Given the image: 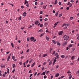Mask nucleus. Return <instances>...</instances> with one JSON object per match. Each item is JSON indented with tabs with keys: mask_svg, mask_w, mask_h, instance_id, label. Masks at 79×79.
<instances>
[{
	"mask_svg": "<svg viewBox=\"0 0 79 79\" xmlns=\"http://www.w3.org/2000/svg\"><path fill=\"white\" fill-rule=\"evenodd\" d=\"M64 37H65L64 40H68V39H69V36H66V35H65L63 36Z\"/></svg>",
	"mask_w": 79,
	"mask_h": 79,
	"instance_id": "f257e3e1",
	"label": "nucleus"
},
{
	"mask_svg": "<svg viewBox=\"0 0 79 79\" xmlns=\"http://www.w3.org/2000/svg\"><path fill=\"white\" fill-rule=\"evenodd\" d=\"M64 26H69V24H68L64 23V25L62 26V27H64Z\"/></svg>",
	"mask_w": 79,
	"mask_h": 79,
	"instance_id": "f03ea898",
	"label": "nucleus"
},
{
	"mask_svg": "<svg viewBox=\"0 0 79 79\" xmlns=\"http://www.w3.org/2000/svg\"><path fill=\"white\" fill-rule=\"evenodd\" d=\"M26 15H27V13L26 12H24L23 14V16L25 17V16H26Z\"/></svg>",
	"mask_w": 79,
	"mask_h": 79,
	"instance_id": "7ed1b4c3",
	"label": "nucleus"
},
{
	"mask_svg": "<svg viewBox=\"0 0 79 79\" xmlns=\"http://www.w3.org/2000/svg\"><path fill=\"white\" fill-rule=\"evenodd\" d=\"M30 40H31V41H33V40H34V37H31L30 38Z\"/></svg>",
	"mask_w": 79,
	"mask_h": 79,
	"instance_id": "20e7f679",
	"label": "nucleus"
},
{
	"mask_svg": "<svg viewBox=\"0 0 79 79\" xmlns=\"http://www.w3.org/2000/svg\"><path fill=\"white\" fill-rule=\"evenodd\" d=\"M1 67L2 68H5V65H4L3 64H2L1 65Z\"/></svg>",
	"mask_w": 79,
	"mask_h": 79,
	"instance_id": "39448f33",
	"label": "nucleus"
},
{
	"mask_svg": "<svg viewBox=\"0 0 79 79\" xmlns=\"http://www.w3.org/2000/svg\"><path fill=\"white\" fill-rule=\"evenodd\" d=\"M69 79H71V77H72V76H73L71 75V74H69Z\"/></svg>",
	"mask_w": 79,
	"mask_h": 79,
	"instance_id": "423d86ee",
	"label": "nucleus"
},
{
	"mask_svg": "<svg viewBox=\"0 0 79 79\" xmlns=\"http://www.w3.org/2000/svg\"><path fill=\"white\" fill-rule=\"evenodd\" d=\"M67 43H68V42L67 41L65 42L63 44V46H64L66 44H67Z\"/></svg>",
	"mask_w": 79,
	"mask_h": 79,
	"instance_id": "0eeeda50",
	"label": "nucleus"
},
{
	"mask_svg": "<svg viewBox=\"0 0 79 79\" xmlns=\"http://www.w3.org/2000/svg\"><path fill=\"white\" fill-rule=\"evenodd\" d=\"M59 75H60V74L57 73L56 74L55 76L56 77H58L59 76Z\"/></svg>",
	"mask_w": 79,
	"mask_h": 79,
	"instance_id": "6e6552de",
	"label": "nucleus"
},
{
	"mask_svg": "<svg viewBox=\"0 0 79 79\" xmlns=\"http://www.w3.org/2000/svg\"><path fill=\"white\" fill-rule=\"evenodd\" d=\"M44 26H47L48 25V23L47 22H46L44 23Z\"/></svg>",
	"mask_w": 79,
	"mask_h": 79,
	"instance_id": "1a4fd4ad",
	"label": "nucleus"
},
{
	"mask_svg": "<svg viewBox=\"0 0 79 79\" xmlns=\"http://www.w3.org/2000/svg\"><path fill=\"white\" fill-rule=\"evenodd\" d=\"M62 34H63V31H61L59 32V35H62Z\"/></svg>",
	"mask_w": 79,
	"mask_h": 79,
	"instance_id": "9d476101",
	"label": "nucleus"
},
{
	"mask_svg": "<svg viewBox=\"0 0 79 79\" xmlns=\"http://www.w3.org/2000/svg\"><path fill=\"white\" fill-rule=\"evenodd\" d=\"M52 41L53 43L54 44H56V43H57V42H57V41L55 42V40H52Z\"/></svg>",
	"mask_w": 79,
	"mask_h": 79,
	"instance_id": "9b49d317",
	"label": "nucleus"
},
{
	"mask_svg": "<svg viewBox=\"0 0 79 79\" xmlns=\"http://www.w3.org/2000/svg\"><path fill=\"white\" fill-rule=\"evenodd\" d=\"M24 2H25L24 4H25V5L28 3V2H27V0H25Z\"/></svg>",
	"mask_w": 79,
	"mask_h": 79,
	"instance_id": "f8f14e48",
	"label": "nucleus"
},
{
	"mask_svg": "<svg viewBox=\"0 0 79 79\" xmlns=\"http://www.w3.org/2000/svg\"><path fill=\"white\" fill-rule=\"evenodd\" d=\"M46 39L47 40H48V41L50 40V39L49 38H48V36H46Z\"/></svg>",
	"mask_w": 79,
	"mask_h": 79,
	"instance_id": "ddd939ff",
	"label": "nucleus"
},
{
	"mask_svg": "<svg viewBox=\"0 0 79 79\" xmlns=\"http://www.w3.org/2000/svg\"><path fill=\"white\" fill-rule=\"evenodd\" d=\"M11 56V54L10 55V56H8L7 58V61H8L10 60V56Z\"/></svg>",
	"mask_w": 79,
	"mask_h": 79,
	"instance_id": "4468645a",
	"label": "nucleus"
},
{
	"mask_svg": "<svg viewBox=\"0 0 79 79\" xmlns=\"http://www.w3.org/2000/svg\"><path fill=\"white\" fill-rule=\"evenodd\" d=\"M75 57V56H72L71 58V60H74Z\"/></svg>",
	"mask_w": 79,
	"mask_h": 79,
	"instance_id": "2eb2a0df",
	"label": "nucleus"
},
{
	"mask_svg": "<svg viewBox=\"0 0 79 79\" xmlns=\"http://www.w3.org/2000/svg\"><path fill=\"white\" fill-rule=\"evenodd\" d=\"M12 66H13V67H12L13 68H15V67H16V64H14L12 65Z\"/></svg>",
	"mask_w": 79,
	"mask_h": 79,
	"instance_id": "dca6fc26",
	"label": "nucleus"
},
{
	"mask_svg": "<svg viewBox=\"0 0 79 79\" xmlns=\"http://www.w3.org/2000/svg\"><path fill=\"white\" fill-rule=\"evenodd\" d=\"M48 55L47 54H44L43 56V57H45V56H47Z\"/></svg>",
	"mask_w": 79,
	"mask_h": 79,
	"instance_id": "f3484780",
	"label": "nucleus"
},
{
	"mask_svg": "<svg viewBox=\"0 0 79 79\" xmlns=\"http://www.w3.org/2000/svg\"><path fill=\"white\" fill-rule=\"evenodd\" d=\"M35 24H38V23H39V22L38 21H36L35 22Z\"/></svg>",
	"mask_w": 79,
	"mask_h": 79,
	"instance_id": "a211bd4d",
	"label": "nucleus"
},
{
	"mask_svg": "<svg viewBox=\"0 0 79 79\" xmlns=\"http://www.w3.org/2000/svg\"><path fill=\"white\" fill-rule=\"evenodd\" d=\"M43 32V30L42 29L38 31V32Z\"/></svg>",
	"mask_w": 79,
	"mask_h": 79,
	"instance_id": "6ab92c4d",
	"label": "nucleus"
},
{
	"mask_svg": "<svg viewBox=\"0 0 79 79\" xmlns=\"http://www.w3.org/2000/svg\"><path fill=\"white\" fill-rule=\"evenodd\" d=\"M7 73L8 74L9 73V71H10V69L8 68H7Z\"/></svg>",
	"mask_w": 79,
	"mask_h": 79,
	"instance_id": "aec40b11",
	"label": "nucleus"
},
{
	"mask_svg": "<svg viewBox=\"0 0 79 79\" xmlns=\"http://www.w3.org/2000/svg\"><path fill=\"white\" fill-rule=\"evenodd\" d=\"M35 62H34L33 63V64H32L31 65V67H33V66H34V65H35Z\"/></svg>",
	"mask_w": 79,
	"mask_h": 79,
	"instance_id": "412c9836",
	"label": "nucleus"
},
{
	"mask_svg": "<svg viewBox=\"0 0 79 79\" xmlns=\"http://www.w3.org/2000/svg\"><path fill=\"white\" fill-rule=\"evenodd\" d=\"M61 58H64V57H65V56H64V55H63L61 56Z\"/></svg>",
	"mask_w": 79,
	"mask_h": 79,
	"instance_id": "4be33fe9",
	"label": "nucleus"
},
{
	"mask_svg": "<svg viewBox=\"0 0 79 79\" xmlns=\"http://www.w3.org/2000/svg\"><path fill=\"white\" fill-rule=\"evenodd\" d=\"M58 3V1L57 0H55V3H54V5H56Z\"/></svg>",
	"mask_w": 79,
	"mask_h": 79,
	"instance_id": "5701e85b",
	"label": "nucleus"
},
{
	"mask_svg": "<svg viewBox=\"0 0 79 79\" xmlns=\"http://www.w3.org/2000/svg\"><path fill=\"white\" fill-rule=\"evenodd\" d=\"M52 63V61H50L49 62V65H50V64H51Z\"/></svg>",
	"mask_w": 79,
	"mask_h": 79,
	"instance_id": "b1692460",
	"label": "nucleus"
},
{
	"mask_svg": "<svg viewBox=\"0 0 79 79\" xmlns=\"http://www.w3.org/2000/svg\"><path fill=\"white\" fill-rule=\"evenodd\" d=\"M12 57L13 60H15V56H12Z\"/></svg>",
	"mask_w": 79,
	"mask_h": 79,
	"instance_id": "393cba45",
	"label": "nucleus"
},
{
	"mask_svg": "<svg viewBox=\"0 0 79 79\" xmlns=\"http://www.w3.org/2000/svg\"><path fill=\"white\" fill-rule=\"evenodd\" d=\"M70 19H71V20H73V19H74V17H70Z\"/></svg>",
	"mask_w": 79,
	"mask_h": 79,
	"instance_id": "a878e982",
	"label": "nucleus"
},
{
	"mask_svg": "<svg viewBox=\"0 0 79 79\" xmlns=\"http://www.w3.org/2000/svg\"><path fill=\"white\" fill-rule=\"evenodd\" d=\"M47 76L46 75H45L44 77V79H46V78H47Z\"/></svg>",
	"mask_w": 79,
	"mask_h": 79,
	"instance_id": "bb28decb",
	"label": "nucleus"
},
{
	"mask_svg": "<svg viewBox=\"0 0 79 79\" xmlns=\"http://www.w3.org/2000/svg\"><path fill=\"white\" fill-rule=\"evenodd\" d=\"M69 47H73V44H70L69 46Z\"/></svg>",
	"mask_w": 79,
	"mask_h": 79,
	"instance_id": "cd10ccee",
	"label": "nucleus"
},
{
	"mask_svg": "<svg viewBox=\"0 0 79 79\" xmlns=\"http://www.w3.org/2000/svg\"><path fill=\"white\" fill-rule=\"evenodd\" d=\"M11 45L12 47H13V48H14V45L13 44L11 43Z\"/></svg>",
	"mask_w": 79,
	"mask_h": 79,
	"instance_id": "c85d7f7f",
	"label": "nucleus"
},
{
	"mask_svg": "<svg viewBox=\"0 0 79 79\" xmlns=\"http://www.w3.org/2000/svg\"><path fill=\"white\" fill-rule=\"evenodd\" d=\"M40 13L41 15H42V14H43V11H41L40 12Z\"/></svg>",
	"mask_w": 79,
	"mask_h": 79,
	"instance_id": "c756f323",
	"label": "nucleus"
},
{
	"mask_svg": "<svg viewBox=\"0 0 79 79\" xmlns=\"http://www.w3.org/2000/svg\"><path fill=\"white\" fill-rule=\"evenodd\" d=\"M62 15H63V14H60L59 15V17H61V16Z\"/></svg>",
	"mask_w": 79,
	"mask_h": 79,
	"instance_id": "7c9ffc66",
	"label": "nucleus"
},
{
	"mask_svg": "<svg viewBox=\"0 0 79 79\" xmlns=\"http://www.w3.org/2000/svg\"><path fill=\"white\" fill-rule=\"evenodd\" d=\"M58 23V22H57V23H56L55 24H54V26H56L57 25V24Z\"/></svg>",
	"mask_w": 79,
	"mask_h": 79,
	"instance_id": "2f4dec72",
	"label": "nucleus"
},
{
	"mask_svg": "<svg viewBox=\"0 0 79 79\" xmlns=\"http://www.w3.org/2000/svg\"><path fill=\"white\" fill-rule=\"evenodd\" d=\"M44 26V25L42 24H40V27H43Z\"/></svg>",
	"mask_w": 79,
	"mask_h": 79,
	"instance_id": "473e14b6",
	"label": "nucleus"
},
{
	"mask_svg": "<svg viewBox=\"0 0 79 79\" xmlns=\"http://www.w3.org/2000/svg\"><path fill=\"white\" fill-rule=\"evenodd\" d=\"M30 40V38H27V41H29V40Z\"/></svg>",
	"mask_w": 79,
	"mask_h": 79,
	"instance_id": "72a5a7b5",
	"label": "nucleus"
},
{
	"mask_svg": "<svg viewBox=\"0 0 79 79\" xmlns=\"http://www.w3.org/2000/svg\"><path fill=\"white\" fill-rule=\"evenodd\" d=\"M19 21H20V20H21V17H19Z\"/></svg>",
	"mask_w": 79,
	"mask_h": 79,
	"instance_id": "f704fd0d",
	"label": "nucleus"
},
{
	"mask_svg": "<svg viewBox=\"0 0 79 79\" xmlns=\"http://www.w3.org/2000/svg\"><path fill=\"white\" fill-rule=\"evenodd\" d=\"M46 8H47L46 6H43V8H44V9H46Z\"/></svg>",
	"mask_w": 79,
	"mask_h": 79,
	"instance_id": "c9c22d12",
	"label": "nucleus"
},
{
	"mask_svg": "<svg viewBox=\"0 0 79 79\" xmlns=\"http://www.w3.org/2000/svg\"><path fill=\"white\" fill-rule=\"evenodd\" d=\"M57 45H58L60 46V45L61 44H60V43H57Z\"/></svg>",
	"mask_w": 79,
	"mask_h": 79,
	"instance_id": "e433bc0d",
	"label": "nucleus"
},
{
	"mask_svg": "<svg viewBox=\"0 0 79 79\" xmlns=\"http://www.w3.org/2000/svg\"><path fill=\"white\" fill-rule=\"evenodd\" d=\"M48 20V19L47 18H46L44 19V21H47Z\"/></svg>",
	"mask_w": 79,
	"mask_h": 79,
	"instance_id": "4c0bfd02",
	"label": "nucleus"
},
{
	"mask_svg": "<svg viewBox=\"0 0 79 79\" xmlns=\"http://www.w3.org/2000/svg\"><path fill=\"white\" fill-rule=\"evenodd\" d=\"M46 73L45 72H44L43 73V75H45Z\"/></svg>",
	"mask_w": 79,
	"mask_h": 79,
	"instance_id": "58836bf2",
	"label": "nucleus"
},
{
	"mask_svg": "<svg viewBox=\"0 0 79 79\" xmlns=\"http://www.w3.org/2000/svg\"><path fill=\"white\" fill-rule=\"evenodd\" d=\"M59 5H61V2H59Z\"/></svg>",
	"mask_w": 79,
	"mask_h": 79,
	"instance_id": "ea45409f",
	"label": "nucleus"
},
{
	"mask_svg": "<svg viewBox=\"0 0 79 79\" xmlns=\"http://www.w3.org/2000/svg\"><path fill=\"white\" fill-rule=\"evenodd\" d=\"M56 58H55L54 59V61L55 62H56Z\"/></svg>",
	"mask_w": 79,
	"mask_h": 79,
	"instance_id": "a19ab883",
	"label": "nucleus"
},
{
	"mask_svg": "<svg viewBox=\"0 0 79 79\" xmlns=\"http://www.w3.org/2000/svg\"><path fill=\"white\" fill-rule=\"evenodd\" d=\"M58 14V13L57 12V13H56V14H55V15L56 16H57Z\"/></svg>",
	"mask_w": 79,
	"mask_h": 79,
	"instance_id": "79ce46f5",
	"label": "nucleus"
},
{
	"mask_svg": "<svg viewBox=\"0 0 79 79\" xmlns=\"http://www.w3.org/2000/svg\"><path fill=\"white\" fill-rule=\"evenodd\" d=\"M32 27V26L30 25V27H28V29H29L30 28H31V27Z\"/></svg>",
	"mask_w": 79,
	"mask_h": 79,
	"instance_id": "37998d69",
	"label": "nucleus"
},
{
	"mask_svg": "<svg viewBox=\"0 0 79 79\" xmlns=\"http://www.w3.org/2000/svg\"><path fill=\"white\" fill-rule=\"evenodd\" d=\"M37 72H36V73H34V76H36V75H37Z\"/></svg>",
	"mask_w": 79,
	"mask_h": 79,
	"instance_id": "c03bdc74",
	"label": "nucleus"
},
{
	"mask_svg": "<svg viewBox=\"0 0 79 79\" xmlns=\"http://www.w3.org/2000/svg\"><path fill=\"white\" fill-rule=\"evenodd\" d=\"M73 6L72 4H70V5H69V7H71V6Z\"/></svg>",
	"mask_w": 79,
	"mask_h": 79,
	"instance_id": "a18cd8bd",
	"label": "nucleus"
},
{
	"mask_svg": "<svg viewBox=\"0 0 79 79\" xmlns=\"http://www.w3.org/2000/svg\"><path fill=\"white\" fill-rule=\"evenodd\" d=\"M70 2H71V3H73V2H74V1L73 0H71L70 1Z\"/></svg>",
	"mask_w": 79,
	"mask_h": 79,
	"instance_id": "49530a36",
	"label": "nucleus"
},
{
	"mask_svg": "<svg viewBox=\"0 0 79 79\" xmlns=\"http://www.w3.org/2000/svg\"><path fill=\"white\" fill-rule=\"evenodd\" d=\"M43 20V19H40V21L41 22H42V21Z\"/></svg>",
	"mask_w": 79,
	"mask_h": 79,
	"instance_id": "de8ad7c7",
	"label": "nucleus"
},
{
	"mask_svg": "<svg viewBox=\"0 0 79 79\" xmlns=\"http://www.w3.org/2000/svg\"><path fill=\"white\" fill-rule=\"evenodd\" d=\"M67 5H70V2H69L67 4Z\"/></svg>",
	"mask_w": 79,
	"mask_h": 79,
	"instance_id": "09e8293b",
	"label": "nucleus"
},
{
	"mask_svg": "<svg viewBox=\"0 0 79 79\" xmlns=\"http://www.w3.org/2000/svg\"><path fill=\"white\" fill-rule=\"evenodd\" d=\"M19 64H20V65H21V64H22V62L21 61L19 63Z\"/></svg>",
	"mask_w": 79,
	"mask_h": 79,
	"instance_id": "8fccbe9b",
	"label": "nucleus"
},
{
	"mask_svg": "<svg viewBox=\"0 0 79 79\" xmlns=\"http://www.w3.org/2000/svg\"><path fill=\"white\" fill-rule=\"evenodd\" d=\"M69 8L68 7H67L66 8V10H69Z\"/></svg>",
	"mask_w": 79,
	"mask_h": 79,
	"instance_id": "3c124183",
	"label": "nucleus"
},
{
	"mask_svg": "<svg viewBox=\"0 0 79 79\" xmlns=\"http://www.w3.org/2000/svg\"><path fill=\"white\" fill-rule=\"evenodd\" d=\"M26 6L27 7H29V4H28V3L27 4Z\"/></svg>",
	"mask_w": 79,
	"mask_h": 79,
	"instance_id": "603ef678",
	"label": "nucleus"
},
{
	"mask_svg": "<svg viewBox=\"0 0 79 79\" xmlns=\"http://www.w3.org/2000/svg\"><path fill=\"white\" fill-rule=\"evenodd\" d=\"M71 73V71H70L69 70L67 72V73L68 74H69V73Z\"/></svg>",
	"mask_w": 79,
	"mask_h": 79,
	"instance_id": "864d4df0",
	"label": "nucleus"
},
{
	"mask_svg": "<svg viewBox=\"0 0 79 79\" xmlns=\"http://www.w3.org/2000/svg\"><path fill=\"white\" fill-rule=\"evenodd\" d=\"M55 51H54L53 53H52V54L53 55H54V54H55Z\"/></svg>",
	"mask_w": 79,
	"mask_h": 79,
	"instance_id": "5fc2aeb1",
	"label": "nucleus"
},
{
	"mask_svg": "<svg viewBox=\"0 0 79 79\" xmlns=\"http://www.w3.org/2000/svg\"><path fill=\"white\" fill-rule=\"evenodd\" d=\"M29 73L30 74H31V73H32L31 72V70H30L29 71Z\"/></svg>",
	"mask_w": 79,
	"mask_h": 79,
	"instance_id": "6e6d98bb",
	"label": "nucleus"
},
{
	"mask_svg": "<svg viewBox=\"0 0 79 79\" xmlns=\"http://www.w3.org/2000/svg\"><path fill=\"white\" fill-rule=\"evenodd\" d=\"M59 67V66H58V65H57V66H56V69H57V68H58Z\"/></svg>",
	"mask_w": 79,
	"mask_h": 79,
	"instance_id": "4d7b16f0",
	"label": "nucleus"
},
{
	"mask_svg": "<svg viewBox=\"0 0 79 79\" xmlns=\"http://www.w3.org/2000/svg\"><path fill=\"white\" fill-rule=\"evenodd\" d=\"M15 69H14L12 71V73H15Z\"/></svg>",
	"mask_w": 79,
	"mask_h": 79,
	"instance_id": "13d9d810",
	"label": "nucleus"
},
{
	"mask_svg": "<svg viewBox=\"0 0 79 79\" xmlns=\"http://www.w3.org/2000/svg\"><path fill=\"white\" fill-rule=\"evenodd\" d=\"M21 8H22L23 9V8H24V7L23 6H21Z\"/></svg>",
	"mask_w": 79,
	"mask_h": 79,
	"instance_id": "bf43d9fd",
	"label": "nucleus"
},
{
	"mask_svg": "<svg viewBox=\"0 0 79 79\" xmlns=\"http://www.w3.org/2000/svg\"><path fill=\"white\" fill-rule=\"evenodd\" d=\"M29 52V49H28L27 50V52Z\"/></svg>",
	"mask_w": 79,
	"mask_h": 79,
	"instance_id": "052dcab7",
	"label": "nucleus"
},
{
	"mask_svg": "<svg viewBox=\"0 0 79 79\" xmlns=\"http://www.w3.org/2000/svg\"><path fill=\"white\" fill-rule=\"evenodd\" d=\"M41 5H44V2H42L41 3Z\"/></svg>",
	"mask_w": 79,
	"mask_h": 79,
	"instance_id": "680f3d73",
	"label": "nucleus"
},
{
	"mask_svg": "<svg viewBox=\"0 0 79 79\" xmlns=\"http://www.w3.org/2000/svg\"><path fill=\"white\" fill-rule=\"evenodd\" d=\"M16 48H15L16 49V48H18V49H19V47H16Z\"/></svg>",
	"mask_w": 79,
	"mask_h": 79,
	"instance_id": "e2e57ef3",
	"label": "nucleus"
},
{
	"mask_svg": "<svg viewBox=\"0 0 79 79\" xmlns=\"http://www.w3.org/2000/svg\"><path fill=\"white\" fill-rule=\"evenodd\" d=\"M68 57V56H67L65 58V59H66Z\"/></svg>",
	"mask_w": 79,
	"mask_h": 79,
	"instance_id": "0e129e2a",
	"label": "nucleus"
},
{
	"mask_svg": "<svg viewBox=\"0 0 79 79\" xmlns=\"http://www.w3.org/2000/svg\"><path fill=\"white\" fill-rule=\"evenodd\" d=\"M46 32H48V30H46Z\"/></svg>",
	"mask_w": 79,
	"mask_h": 79,
	"instance_id": "69168bd1",
	"label": "nucleus"
},
{
	"mask_svg": "<svg viewBox=\"0 0 79 79\" xmlns=\"http://www.w3.org/2000/svg\"><path fill=\"white\" fill-rule=\"evenodd\" d=\"M35 5H37V2H35Z\"/></svg>",
	"mask_w": 79,
	"mask_h": 79,
	"instance_id": "338daca9",
	"label": "nucleus"
},
{
	"mask_svg": "<svg viewBox=\"0 0 79 79\" xmlns=\"http://www.w3.org/2000/svg\"><path fill=\"white\" fill-rule=\"evenodd\" d=\"M58 56H59L58 55H57L56 56V57L57 58H59V57H58Z\"/></svg>",
	"mask_w": 79,
	"mask_h": 79,
	"instance_id": "774afa93",
	"label": "nucleus"
}]
</instances>
